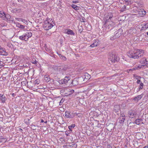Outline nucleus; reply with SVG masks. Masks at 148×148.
Instances as JSON below:
<instances>
[{
	"mask_svg": "<svg viewBox=\"0 0 148 148\" xmlns=\"http://www.w3.org/2000/svg\"><path fill=\"white\" fill-rule=\"evenodd\" d=\"M120 110V107L119 105H115L114 108V111L115 112H118Z\"/></svg>",
	"mask_w": 148,
	"mask_h": 148,
	"instance_id": "nucleus-18",
	"label": "nucleus"
},
{
	"mask_svg": "<svg viewBox=\"0 0 148 148\" xmlns=\"http://www.w3.org/2000/svg\"><path fill=\"white\" fill-rule=\"evenodd\" d=\"M124 35L126 38H129L130 35L129 30H127L126 31L124 34Z\"/></svg>",
	"mask_w": 148,
	"mask_h": 148,
	"instance_id": "nucleus-19",
	"label": "nucleus"
},
{
	"mask_svg": "<svg viewBox=\"0 0 148 148\" xmlns=\"http://www.w3.org/2000/svg\"><path fill=\"white\" fill-rule=\"evenodd\" d=\"M64 33L69 35H75V33L72 30L69 29H66L64 30Z\"/></svg>",
	"mask_w": 148,
	"mask_h": 148,
	"instance_id": "nucleus-12",
	"label": "nucleus"
},
{
	"mask_svg": "<svg viewBox=\"0 0 148 148\" xmlns=\"http://www.w3.org/2000/svg\"><path fill=\"white\" fill-rule=\"evenodd\" d=\"M25 32V30H24ZM19 38L21 40H25V41H27L28 39V38L27 36V34H26V32H25V33L23 34L22 36L19 37Z\"/></svg>",
	"mask_w": 148,
	"mask_h": 148,
	"instance_id": "nucleus-9",
	"label": "nucleus"
},
{
	"mask_svg": "<svg viewBox=\"0 0 148 148\" xmlns=\"http://www.w3.org/2000/svg\"><path fill=\"white\" fill-rule=\"evenodd\" d=\"M43 122H44V121H43V119H41L40 122L43 123Z\"/></svg>",
	"mask_w": 148,
	"mask_h": 148,
	"instance_id": "nucleus-47",
	"label": "nucleus"
},
{
	"mask_svg": "<svg viewBox=\"0 0 148 148\" xmlns=\"http://www.w3.org/2000/svg\"><path fill=\"white\" fill-rule=\"evenodd\" d=\"M45 79L47 82H48L50 80V78L49 76L47 75H45Z\"/></svg>",
	"mask_w": 148,
	"mask_h": 148,
	"instance_id": "nucleus-23",
	"label": "nucleus"
},
{
	"mask_svg": "<svg viewBox=\"0 0 148 148\" xmlns=\"http://www.w3.org/2000/svg\"><path fill=\"white\" fill-rule=\"evenodd\" d=\"M16 26L18 28L21 29H25V26L22 25L19 23H17L16 24Z\"/></svg>",
	"mask_w": 148,
	"mask_h": 148,
	"instance_id": "nucleus-22",
	"label": "nucleus"
},
{
	"mask_svg": "<svg viewBox=\"0 0 148 148\" xmlns=\"http://www.w3.org/2000/svg\"><path fill=\"white\" fill-rule=\"evenodd\" d=\"M148 28V23L145 24L142 27L143 29L145 30Z\"/></svg>",
	"mask_w": 148,
	"mask_h": 148,
	"instance_id": "nucleus-28",
	"label": "nucleus"
},
{
	"mask_svg": "<svg viewBox=\"0 0 148 148\" xmlns=\"http://www.w3.org/2000/svg\"><path fill=\"white\" fill-rule=\"evenodd\" d=\"M142 119H137L135 121V123L137 125H139L142 121Z\"/></svg>",
	"mask_w": 148,
	"mask_h": 148,
	"instance_id": "nucleus-24",
	"label": "nucleus"
},
{
	"mask_svg": "<svg viewBox=\"0 0 148 148\" xmlns=\"http://www.w3.org/2000/svg\"><path fill=\"white\" fill-rule=\"evenodd\" d=\"M123 121H124L121 120V122H120V123H122V122H123Z\"/></svg>",
	"mask_w": 148,
	"mask_h": 148,
	"instance_id": "nucleus-49",
	"label": "nucleus"
},
{
	"mask_svg": "<svg viewBox=\"0 0 148 148\" xmlns=\"http://www.w3.org/2000/svg\"><path fill=\"white\" fill-rule=\"evenodd\" d=\"M71 7L75 10H78L79 9L80 7L75 5L73 4L71 5Z\"/></svg>",
	"mask_w": 148,
	"mask_h": 148,
	"instance_id": "nucleus-21",
	"label": "nucleus"
},
{
	"mask_svg": "<svg viewBox=\"0 0 148 148\" xmlns=\"http://www.w3.org/2000/svg\"><path fill=\"white\" fill-rule=\"evenodd\" d=\"M109 60L111 61L112 62L114 63L117 62L119 60V57L114 54H112L110 55L109 58Z\"/></svg>",
	"mask_w": 148,
	"mask_h": 148,
	"instance_id": "nucleus-5",
	"label": "nucleus"
},
{
	"mask_svg": "<svg viewBox=\"0 0 148 148\" xmlns=\"http://www.w3.org/2000/svg\"><path fill=\"white\" fill-rule=\"evenodd\" d=\"M1 47L0 46V49H1Z\"/></svg>",
	"mask_w": 148,
	"mask_h": 148,
	"instance_id": "nucleus-52",
	"label": "nucleus"
},
{
	"mask_svg": "<svg viewBox=\"0 0 148 148\" xmlns=\"http://www.w3.org/2000/svg\"><path fill=\"white\" fill-rule=\"evenodd\" d=\"M78 79L77 78H74L72 80L71 83V86H75L78 84Z\"/></svg>",
	"mask_w": 148,
	"mask_h": 148,
	"instance_id": "nucleus-11",
	"label": "nucleus"
},
{
	"mask_svg": "<svg viewBox=\"0 0 148 148\" xmlns=\"http://www.w3.org/2000/svg\"><path fill=\"white\" fill-rule=\"evenodd\" d=\"M147 97H148V94H147Z\"/></svg>",
	"mask_w": 148,
	"mask_h": 148,
	"instance_id": "nucleus-55",
	"label": "nucleus"
},
{
	"mask_svg": "<svg viewBox=\"0 0 148 148\" xmlns=\"http://www.w3.org/2000/svg\"><path fill=\"white\" fill-rule=\"evenodd\" d=\"M80 20L81 22H85L86 19L84 17H82L80 18Z\"/></svg>",
	"mask_w": 148,
	"mask_h": 148,
	"instance_id": "nucleus-32",
	"label": "nucleus"
},
{
	"mask_svg": "<svg viewBox=\"0 0 148 148\" xmlns=\"http://www.w3.org/2000/svg\"><path fill=\"white\" fill-rule=\"evenodd\" d=\"M57 69L59 71H61L62 75H64L68 73V72L66 71L68 69V68L67 66L66 65H62L61 67H58Z\"/></svg>",
	"mask_w": 148,
	"mask_h": 148,
	"instance_id": "nucleus-6",
	"label": "nucleus"
},
{
	"mask_svg": "<svg viewBox=\"0 0 148 148\" xmlns=\"http://www.w3.org/2000/svg\"><path fill=\"white\" fill-rule=\"evenodd\" d=\"M65 116L67 118H72L73 117V116L71 113V112L66 111L65 112Z\"/></svg>",
	"mask_w": 148,
	"mask_h": 148,
	"instance_id": "nucleus-10",
	"label": "nucleus"
},
{
	"mask_svg": "<svg viewBox=\"0 0 148 148\" xmlns=\"http://www.w3.org/2000/svg\"><path fill=\"white\" fill-rule=\"evenodd\" d=\"M44 123H47V121H46Z\"/></svg>",
	"mask_w": 148,
	"mask_h": 148,
	"instance_id": "nucleus-51",
	"label": "nucleus"
},
{
	"mask_svg": "<svg viewBox=\"0 0 148 148\" xmlns=\"http://www.w3.org/2000/svg\"><path fill=\"white\" fill-rule=\"evenodd\" d=\"M51 19L49 21H45L43 25V27L45 30H48L51 29L54 25L53 24L50 23V22L51 21Z\"/></svg>",
	"mask_w": 148,
	"mask_h": 148,
	"instance_id": "nucleus-3",
	"label": "nucleus"
},
{
	"mask_svg": "<svg viewBox=\"0 0 148 148\" xmlns=\"http://www.w3.org/2000/svg\"><path fill=\"white\" fill-rule=\"evenodd\" d=\"M34 84H38L40 83V81L38 79H36L34 82Z\"/></svg>",
	"mask_w": 148,
	"mask_h": 148,
	"instance_id": "nucleus-31",
	"label": "nucleus"
},
{
	"mask_svg": "<svg viewBox=\"0 0 148 148\" xmlns=\"http://www.w3.org/2000/svg\"><path fill=\"white\" fill-rule=\"evenodd\" d=\"M75 126V124H72L71 125H69L68 126V128L69 129V131L71 132L72 131V129L74 128Z\"/></svg>",
	"mask_w": 148,
	"mask_h": 148,
	"instance_id": "nucleus-25",
	"label": "nucleus"
},
{
	"mask_svg": "<svg viewBox=\"0 0 148 148\" xmlns=\"http://www.w3.org/2000/svg\"><path fill=\"white\" fill-rule=\"evenodd\" d=\"M112 16H109V19L107 20L105 22V23L103 25V27H106V29L108 28L109 29L110 28V26H111V25L112 23V22L110 21V20L111 19V18H112Z\"/></svg>",
	"mask_w": 148,
	"mask_h": 148,
	"instance_id": "nucleus-8",
	"label": "nucleus"
},
{
	"mask_svg": "<svg viewBox=\"0 0 148 148\" xmlns=\"http://www.w3.org/2000/svg\"><path fill=\"white\" fill-rule=\"evenodd\" d=\"M62 100H61L59 102V105H61L62 103Z\"/></svg>",
	"mask_w": 148,
	"mask_h": 148,
	"instance_id": "nucleus-42",
	"label": "nucleus"
},
{
	"mask_svg": "<svg viewBox=\"0 0 148 148\" xmlns=\"http://www.w3.org/2000/svg\"><path fill=\"white\" fill-rule=\"evenodd\" d=\"M19 131H21H21H22V129H21V128H19Z\"/></svg>",
	"mask_w": 148,
	"mask_h": 148,
	"instance_id": "nucleus-50",
	"label": "nucleus"
},
{
	"mask_svg": "<svg viewBox=\"0 0 148 148\" xmlns=\"http://www.w3.org/2000/svg\"><path fill=\"white\" fill-rule=\"evenodd\" d=\"M131 2V1H130V3Z\"/></svg>",
	"mask_w": 148,
	"mask_h": 148,
	"instance_id": "nucleus-56",
	"label": "nucleus"
},
{
	"mask_svg": "<svg viewBox=\"0 0 148 148\" xmlns=\"http://www.w3.org/2000/svg\"><path fill=\"white\" fill-rule=\"evenodd\" d=\"M8 54V53L6 52L5 49L1 47V49H0V55L7 56Z\"/></svg>",
	"mask_w": 148,
	"mask_h": 148,
	"instance_id": "nucleus-14",
	"label": "nucleus"
},
{
	"mask_svg": "<svg viewBox=\"0 0 148 148\" xmlns=\"http://www.w3.org/2000/svg\"><path fill=\"white\" fill-rule=\"evenodd\" d=\"M123 29H119L117 31V32L115 33L114 36L110 37V39L111 40H113L116 38H119L121 36V34L123 32Z\"/></svg>",
	"mask_w": 148,
	"mask_h": 148,
	"instance_id": "nucleus-7",
	"label": "nucleus"
},
{
	"mask_svg": "<svg viewBox=\"0 0 148 148\" xmlns=\"http://www.w3.org/2000/svg\"><path fill=\"white\" fill-rule=\"evenodd\" d=\"M147 36H148V32H147Z\"/></svg>",
	"mask_w": 148,
	"mask_h": 148,
	"instance_id": "nucleus-53",
	"label": "nucleus"
},
{
	"mask_svg": "<svg viewBox=\"0 0 148 148\" xmlns=\"http://www.w3.org/2000/svg\"><path fill=\"white\" fill-rule=\"evenodd\" d=\"M5 15L6 16V18L7 20L10 21V19L11 18V16L9 14H5Z\"/></svg>",
	"mask_w": 148,
	"mask_h": 148,
	"instance_id": "nucleus-29",
	"label": "nucleus"
},
{
	"mask_svg": "<svg viewBox=\"0 0 148 148\" xmlns=\"http://www.w3.org/2000/svg\"><path fill=\"white\" fill-rule=\"evenodd\" d=\"M70 146L72 147H75V148H76L77 147V145L76 144H73L71 145H70Z\"/></svg>",
	"mask_w": 148,
	"mask_h": 148,
	"instance_id": "nucleus-35",
	"label": "nucleus"
},
{
	"mask_svg": "<svg viewBox=\"0 0 148 148\" xmlns=\"http://www.w3.org/2000/svg\"><path fill=\"white\" fill-rule=\"evenodd\" d=\"M66 135H67V136H68V134H66Z\"/></svg>",
	"mask_w": 148,
	"mask_h": 148,
	"instance_id": "nucleus-59",
	"label": "nucleus"
},
{
	"mask_svg": "<svg viewBox=\"0 0 148 148\" xmlns=\"http://www.w3.org/2000/svg\"><path fill=\"white\" fill-rule=\"evenodd\" d=\"M135 114V112L134 113H130V116H131V115L134 116Z\"/></svg>",
	"mask_w": 148,
	"mask_h": 148,
	"instance_id": "nucleus-41",
	"label": "nucleus"
},
{
	"mask_svg": "<svg viewBox=\"0 0 148 148\" xmlns=\"http://www.w3.org/2000/svg\"><path fill=\"white\" fill-rule=\"evenodd\" d=\"M133 5H134L133 8H131L132 12L136 14H132L131 15L130 18L131 17V20H133L135 18L144 16L146 13V12L143 9H140L139 8L142 7L143 4L137 2H134L133 3Z\"/></svg>",
	"mask_w": 148,
	"mask_h": 148,
	"instance_id": "nucleus-1",
	"label": "nucleus"
},
{
	"mask_svg": "<svg viewBox=\"0 0 148 148\" xmlns=\"http://www.w3.org/2000/svg\"><path fill=\"white\" fill-rule=\"evenodd\" d=\"M143 148H148V146H146L143 147Z\"/></svg>",
	"mask_w": 148,
	"mask_h": 148,
	"instance_id": "nucleus-46",
	"label": "nucleus"
},
{
	"mask_svg": "<svg viewBox=\"0 0 148 148\" xmlns=\"http://www.w3.org/2000/svg\"><path fill=\"white\" fill-rule=\"evenodd\" d=\"M140 62L142 64H148V61L144 57L140 60Z\"/></svg>",
	"mask_w": 148,
	"mask_h": 148,
	"instance_id": "nucleus-13",
	"label": "nucleus"
},
{
	"mask_svg": "<svg viewBox=\"0 0 148 148\" xmlns=\"http://www.w3.org/2000/svg\"><path fill=\"white\" fill-rule=\"evenodd\" d=\"M26 34H27V37L28 38V39L29 38H31L32 36V33L28 31V30H27L25 31Z\"/></svg>",
	"mask_w": 148,
	"mask_h": 148,
	"instance_id": "nucleus-20",
	"label": "nucleus"
},
{
	"mask_svg": "<svg viewBox=\"0 0 148 148\" xmlns=\"http://www.w3.org/2000/svg\"><path fill=\"white\" fill-rule=\"evenodd\" d=\"M4 14H5V13L2 12L1 11H0V17H2L4 15Z\"/></svg>",
	"mask_w": 148,
	"mask_h": 148,
	"instance_id": "nucleus-33",
	"label": "nucleus"
},
{
	"mask_svg": "<svg viewBox=\"0 0 148 148\" xmlns=\"http://www.w3.org/2000/svg\"><path fill=\"white\" fill-rule=\"evenodd\" d=\"M57 54L60 56V55H61L62 54L59 53L58 52H57Z\"/></svg>",
	"mask_w": 148,
	"mask_h": 148,
	"instance_id": "nucleus-48",
	"label": "nucleus"
},
{
	"mask_svg": "<svg viewBox=\"0 0 148 148\" xmlns=\"http://www.w3.org/2000/svg\"><path fill=\"white\" fill-rule=\"evenodd\" d=\"M32 63L33 64H36L37 63V61L35 60L34 61L33 60L32 61Z\"/></svg>",
	"mask_w": 148,
	"mask_h": 148,
	"instance_id": "nucleus-38",
	"label": "nucleus"
},
{
	"mask_svg": "<svg viewBox=\"0 0 148 148\" xmlns=\"http://www.w3.org/2000/svg\"><path fill=\"white\" fill-rule=\"evenodd\" d=\"M65 75L66 76L64 78L60 81V84L67 85L68 83L71 79L70 75L68 73L67 74H65Z\"/></svg>",
	"mask_w": 148,
	"mask_h": 148,
	"instance_id": "nucleus-4",
	"label": "nucleus"
},
{
	"mask_svg": "<svg viewBox=\"0 0 148 148\" xmlns=\"http://www.w3.org/2000/svg\"><path fill=\"white\" fill-rule=\"evenodd\" d=\"M143 94H142L141 95H138L136 97H135L134 99V100L136 101H138L143 96Z\"/></svg>",
	"mask_w": 148,
	"mask_h": 148,
	"instance_id": "nucleus-17",
	"label": "nucleus"
},
{
	"mask_svg": "<svg viewBox=\"0 0 148 148\" xmlns=\"http://www.w3.org/2000/svg\"><path fill=\"white\" fill-rule=\"evenodd\" d=\"M144 52V51L143 50H135L133 53H132L130 54V58L134 59L138 58L139 57L143 56Z\"/></svg>",
	"mask_w": 148,
	"mask_h": 148,
	"instance_id": "nucleus-2",
	"label": "nucleus"
},
{
	"mask_svg": "<svg viewBox=\"0 0 148 148\" xmlns=\"http://www.w3.org/2000/svg\"><path fill=\"white\" fill-rule=\"evenodd\" d=\"M60 58L66 61V58L65 56L62 54L60 55Z\"/></svg>",
	"mask_w": 148,
	"mask_h": 148,
	"instance_id": "nucleus-27",
	"label": "nucleus"
},
{
	"mask_svg": "<svg viewBox=\"0 0 148 148\" xmlns=\"http://www.w3.org/2000/svg\"><path fill=\"white\" fill-rule=\"evenodd\" d=\"M137 83L138 84H140V83H141V82H140V80H137Z\"/></svg>",
	"mask_w": 148,
	"mask_h": 148,
	"instance_id": "nucleus-40",
	"label": "nucleus"
},
{
	"mask_svg": "<svg viewBox=\"0 0 148 148\" xmlns=\"http://www.w3.org/2000/svg\"><path fill=\"white\" fill-rule=\"evenodd\" d=\"M143 84L142 83H140V86H139V89H142L143 88Z\"/></svg>",
	"mask_w": 148,
	"mask_h": 148,
	"instance_id": "nucleus-34",
	"label": "nucleus"
},
{
	"mask_svg": "<svg viewBox=\"0 0 148 148\" xmlns=\"http://www.w3.org/2000/svg\"><path fill=\"white\" fill-rule=\"evenodd\" d=\"M66 135H67V136H68V134H66Z\"/></svg>",
	"mask_w": 148,
	"mask_h": 148,
	"instance_id": "nucleus-60",
	"label": "nucleus"
},
{
	"mask_svg": "<svg viewBox=\"0 0 148 148\" xmlns=\"http://www.w3.org/2000/svg\"><path fill=\"white\" fill-rule=\"evenodd\" d=\"M7 99L5 95L3 94H0V100L1 101L2 103H4L5 102Z\"/></svg>",
	"mask_w": 148,
	"mask_h": 148,
	"instance_id": "nucleus-15",
	"label": "nucleus"
},
{
	"mask_svg": "<svg viewBox=\"0 0 148 148\" xmlns=\"http://www.w3.org/2000/svg\"><path fill=\"white\" fill-rule=\"evenodd\" d=\"M74 92V91L73 90H70L69 92H70V93H69V94H71L73 93Z\"/></svg>",
	"mask_w": 148,
	"mask_h": 148,
	"instance_id": "nucleus-39",
	"label": "nucleus"
},
{
	"mask_svg": "<svg viewBox=\"0 0 148 148\" xmlns=\"http://www.w3.org/2000/svg\"><path fill=\"white\" fill-rule=\"evenodd\" d=\"M12 95L13 97H14V96L15 95V94L14 93H12Z\"/></svg>",
	"mask_w": 148,
	"mask_h": 148,
	"instance_id": "nucleus-45",
	"label": "nucleus"
},
{
	"mask_svg": "<svg viewBox=\"0 0 148 148\" xmlns=\"http://www.w3.org/2000/svg\"><path fill=\"white\" fill-rule=\"evenodd\" d=\"M50 18H47V19L45 21H49H49H50L51 20H50Z\"/></svg>",
	"mask_w": 148,
	"mask_h": 148,
	"instance_id": "nucleus-43",
	"label": "nucleus"
},
{
	"mask_svg": "<svg viewBox=\"0 0 148 148\" xmlns=\"http://www.w3.org/2000/svg\"><path fill=\"white\" fill-rule=\"evenodd\" d=\"M79 2V1L78 0L73 1H72V3H78Z\"/></svg>",
	"mask_w": 148,
	"mask_h": 148,
	"instance_id": "nucleus-37",
	"label": "nucleus"
},
{
	"mask_svg": "<svg viewBox=\"0 0 148 148\" xmlns=\"http://www.w3.org/2000/svg\"><path fill=\"white\" fill-rule=\"evenodd\" d=\"M99 45V40H94V42L90 46V47H95L98 46Z\"/></svg>",
	"mask_w": 148,
	"mask_h": 148,
	"instance_id": "nucleus-16",
	"label": "nucleus"
},
{
	"mask_svg": "<svg viewBox=\"0 0 148 148\" xmlns=\"http://www.w3.org/2000/svg\"><path fill=\"white\" fill-rule=\"evenodd\" d=\"M19 21H21L26 24H27V21L25 19L21 18H20V20H19Z\"/></svg>",
	"mask_w": 148,
	"mask_h": 148,
	"instance_id": "nucleus-30",
	"label": "nucleus"
},
{
	"mask_svg": "<svg viewBox=\"0 0 148 148\" xmlns=\"http://www.w3.org/2000/svg\"><path fill=\"white\" fill-rule=\"evenodd\" d=\"M128 53H129V52H128Z\"/></svg>",
	"mask_w": 148,
	"mask_h": 148,
	"instance_id": "nucleus-58",
	"label": "nucleus"
},
{
	"mask_svg": "<svg viewBox=\"0 0 148 148\" xmlns=\"http://www.w3.org/2000/svg\"><path fill=\"white\" fill-rule=\"evenodd\" d=\"M125 116H122V120H123V121H124V120H125Z\"/></svg>",
	"mask_w": 148,
	"mask_h": 148,
	"instance_id": "nucleus-44",
	"label": "nucleus"
},
{
	"mask_svg": "<svg viewBox=\"0 0 148 148\" xmlns=\"http://www.w3.org/2000/svg\"><path fill=\"white\" fill-rule=\"evenodd\" d=\"M1 62L0 61V64H1Z\"/></svg>",
	"mask_w": 148,
	"mask_h": 148,
	"instance_id": "nucleus-54",
	"label": "nucleus"
},
{
	"mask_svg": "<svg viewBox=\"0 0 148 148\" xmlns=\"http://www.w3.org/2000/svg\"><path fill=\"white\" fill-rule=\"evenodd\" d=\"M128 1H126V2H127Z\"/></svg>",
	"mask_w": 148,
	"mask_h": 148,
	"instance_id": "nucleus-57",
	"label": "nucleus"
},
{
	"mask_svg": "<svg viewBox=\"0 0 148 148\" xmlns=\"http://www.w3.org/2000/svg\"><path fill=\"white\" fill-rule=\"evenodd\" d=\"M90 75L87 73L85 74V78L86 79H88L90 78Z\"/></svg>",
	"mask_w": 148,
	"mask_h": 148,
	"instance_id": "nucleus-26",
	"label": "nucleus"
},
{
	"mask_svg": "<svg viewBox=\"0 0 148 148\" xmlns=\"http://www.w3.org/2000/svg\"><path fill=\"white\" fill-rule=\"evenodd\" d=\"M3 16L2 17L3 19L5 20H7L6 18V16L5 14H4Z\"/></svg>",
	"mask_w": 148,
	"mask_h": 148,
	"instance_id": "nucleus-36",
	"label": "nucleus"
}]
</instances>
